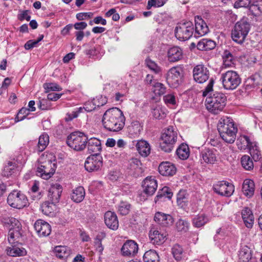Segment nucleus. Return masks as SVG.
I'll list each match as a JSON object with an SVG mask.
<instances>
[{
	"label": "nucleus",
	"mask_w": 262,
	"mask_h": 262,
	"mask_svg": "<svg viewBox=\"0 0 262 262\" xmlns=\"http://www.w3.org/2000/svg\"><path fill=\"white\" fill-rule=\"evenodd\" d=\"M214 83V79L212 78H210L207 86L203 91L202 96L206 97L209 95L205 101L206 108L210 112L217 114L225 106L227 98L225 95L221 92H214L212 94Z\"/></svg>",
	"instance_id": "nucleus-1"
},
{
	"label": "nucleus",
	"mask_w": 262,
	"mask_h": 262,
	"mask_svg": "<svg viewBox=\"0 0 262 262\" xmlns=\"http://www.w3.org/2000/svg\"><path fill=\"white\" fill-rule=\"evenodd\" d=\"M125 118L122 111L118 108L107 110L103 115L102 124L109 131L118 132L124 126Z\"/></svg>",
	"instance_id": "nucleus-2"
},
{
	"label": "nucleus",
	"mask_w": 262,
	"mask_h": 262,
	"mask_svg": "<svg viewBox=\"0 0 262 262\" xmlns=\"http://www.w3.org/2000/svg\"><path fill=\"white\" fill-rule=\"evenodd\" d=\"M217 129L222 139L228 143H233L236 139L237 128L233 120L227 117L221 118L217 124Z\"/></svg>",
	"instance_id": "nucleus-3"
},
{
	"label": "nucleus",
	"mask_w": 262,
	"mask_h": 262,
	"mask_svg": "<svg viewBox=\"0 0 262 262\" xmlns=\"http://www.w3.org/2000/svg\"><path fill=\"white\" fill-rule=\"evenodd\" d=\"M40 165L38 167L36 174L45 180L50 178L56 168V159L52 154L43 156L39 159Z\"/></svg>",
	"instance_id": "nucleus-4"
},
{
	"label": "nucleus",
	"mask_w": 262,
	"mask_h": 262,
	"mask_svg": "<svg viewBox=\"0 0 262 262\" xmlns=\"http://www.w3.org/2000/svg\"><path fill=\"white\" fill-rule=\"evenodd\" d=\"M178 139V130L173 126L166 128L161 136L160 147L162 150L170 152L173 149Z\"/></svg>",
	"instance_id": "nucleus-5"
},
{
	"label": "nucleus",
	"mask_w": 262,
	"mask_h": 262,
	"mask_svg": "<svg viewBox=\"0 0 262 262\" xmlns=\"http://www.w3.org/2000/svg\"><path fill=\"white\" fill-rule=\"evenodd\" d=\"M250 30V24L247 17H243L235 25L232 31L231 37L233 41L242 44L245 40Z\"/></svg>",
	"instance_id": "nucleus-6"
},
{
	"label": "nucleus",
	"mask_w": 262,
	"mask_h": 262,
	"mask_svg": "<svg viewBox=\"0 0 262 262\" xmlns=\"http://www.w3.org/2000/svg\"><path fill=\"white\" fill-rule=\"evenodd\" d=\"M88 136L83 132H74L67 139L68 145L76 151H82L86 146Z\"/></svg>",
	"instance_id": "nucleus-7"
},
{
	"label": "nucleus",
	"mask_w": 262,
	"mask_h": 262,
	"mask_svg": "<svg viewBox=\"0 0 262 262\" xmlns=\"http://www.w3.org/2000/svg\"><path fill=\"white\" fill-rule=\"evenodd\" d=\"M221 80L224 88L228 90L235 89L241 82V79L238 73L231 70L222 73Z\"/></svg>",
	"instance_id": "nucleus-8"
},
{
	"label": "nucleus",
	"mask_w": 262,
	"mask_h": 262,
	"mask_svg": "<svg viewBox=\"0 0 262 262\" xmlns=\"http://www.w3.org/2000/svg\"><path fill=\"white\" fill-rule=\"evenodd\" d=\"M7 203L11 207L18 209L27 207L29 204L26 195L17 190H14L9 194Z\"/></svg>",
	"instance_id": "nucleus-9"
},
{
	"label": "nucleus",
	"mask_w": 262,
	"mask_h": 262,
	"mask_svg": "<svg viewBox=\"0 0 262 262\" xmlns=\"http://www.w3.org/2000/svg\"><path fill=\"white\" fill-rule=\"evenodd\" d=\"M175 36L181 41L188 40L194 33L192 22L187 21L178 24L174 30Z\"/></svg>",
	"instance_id": "nucleus-10"
},
{
	"label": "nucleus",
	"mask_w": 262,
	"mask_h": 262,
	"mask_svg": "<svg viewBox=\"0 0 262 262\" xmlns=\"http://www.w3.org/2000/svg\"><path fill=\"white\" fill-rule=\"evenodd\" d=\"M183 75V71L181 67H173L167 73L166 81L171 88H176L181 82Z\"/></svg>",
	"instance_id": "nucleus-11"
},
{
	"label": "nucleus",
	"mask_w": 262,
	"mask_h": 262,
	"mask_svg": "<svg viewBox=\"0 0 262 262\" xmlns=\"http://www.w3.org/2000/svg\"><path fill=\"white\" fill-rule=\"evenodd\" d=\"M213 189L215 193L221 196L229 197L234 191V186L227 181H222L214 184Z\"/></svg>",
	"instance_id": "nucleus-12"
},
{
	"label": "nucleus",
	"mask_w": 262,
	"mask_h": 262,
	"mask_svg": "<svg viewBox=\"0 0 262 262\" xmlns=\"http://www.w3.org/2000/svg\"><path fill=\"white\" fill-rule=\"evenodd\" d=\"M193 77L194 80L198 83H203L209 79L210 72L204 64H198L193 69Z\"/></svg>",
	"instance_id": "nucleus-13"
},
{
	"label": "nucleus",
	"mask_w": 262,
	"mask_h": 262,
	"mask_svg": "<svg viewBox=\"0 0 262 262\" xmlns=\"http://www.w3.org/2000/svg\"><path fill=\"white\" fill-rule=\"evenodd\" d=\"M102 166V158L100 154H92L86 160L84 163L85 169L92 172L99 170Z\"/></svg>",
	"instance_id": "nucleus-14"
},
{
	"label": "nucleus",
	"mask_w": 262,
	"mask_h": 262,
	"mask_svg": "<svg viewBox=\"0 0 262 262\" xmlns=\"http://www.w3.org/2000/svg\"><path fill=\"white\" fill-rule=\"evenodd\" d=\"M140 161L137 158H132L128 162L127 169L130 174L138 177L143 173V169L141 167Z\"/></svg>",
	"instance_id": "nucleus-15"
},
{
	"label": "nucleus",
	"mask_w": 262,
	"mask_h": 262,
	"mask_svg": "<svg viewBox=\"0 0 262 262\" xmlns=\"http://www.w3.org/2000/svg\"><path fill=\"white\" fill-rule=\"evenodd\" d=\"M157 182L155 178L147 177L143 182V192L148 196L153 195L157 189Z\"/></svg>",
	"instance_id": "nucleus-16"
},
{
	"label": "nucleus",
	"mask_w": 262,
	"mask_h": 262,
	"mask_svg": "<svg viewBox=\"0 0 262 262\" xmlns=\"http://www.w3.org/2000/svg\"><path fill=\"white\" fill-rule=\"evenodd\" d=\"M34 227L39 236H47L50 235L51 231L50 224L42 220H37Z\"/></svg>",
	"instance_id": "nucleus-17"
},
{
	"label": "nucleus",
	"mask_w": 262,
	"mask_h": 262,
	"mask_svg": "<svg viewBox=\"0 0 262 262\" xmlns=\"http://www.w3.org/2000/svg\"><path fill=\"white\" fill-rule=\"evenodd\" d=\"M138 251V245L133 240L127 241L121 248V252L124 256H134Z\"/></svg>",
	"instance_id": "nucleus-18"
},
{
	"label": "nucleus",
	"mask_w": 262,
	"mask_h": 262,
	"mask_svg": "<svg viewBox=\"0 0 262 262\" xmlns=\"http://www.w3.org/2000/svg\"><path fill=\"white\" fill-rule=\"evenodd\" d=\"M62 191V186L58 184H55L52 185L49 189L48 191V197L50 201L52 204H56L59 202L61 192Z\"/></svg>",
	"instance_id": "nucleus-19"
},
{
	"label": "nucleus",
	"mask_w": 262,
	"mask_h": 262,
	"mask_svg": "<svg viewBox=\"0 0 262 262\" xmlns=\"http://www.w3.org/2000/svg\"><path fill=\"white\" fill-rule=\"evenodd\" d=\"M209 32V28L204 20L199 16L195 18L194 36L199 37L206 35Z\"/></svg>",
	"instance_id": "nucleus-20"
},
{
	"label": "nucleus",
	"mask_w": 262,
	"mask_h": 262,
	"mask_svg": "<svg viewBox=\"0 0 262 262\" xmlns=\"http://www.w3.org/2000/svg\"><path fill=\"white\" fill-rule=\"evenodd\" d=\"M106 226L110 229L116 230L119 226V221L116 214L110 211L105 212L104 216Z\"/></svg>",
	"instance_id": "nucleus-21"
},
{
	"label": "nucleus",
	"mask_w": 262,
	"mask_h": 262,
	"mask_svg": "<svg viewBox=\"0 0 262 262\" xmlns=\"http://www.w3.org/2000/svg\"><path fill=\"white\" fill-rule=\"evenodd\" d=\"M158 170L159 173L164 176H172L177 171L176 166L169 162H162L159 166Z\"/></svg>",
	"instance_id": "nucleus-22"
},
{
	"label": "nucleus",
	"mask_w": 262,
	"mask_h": 262,
	"mask_svg": "<svg viewBox=\"0 0 262 262\" xmlns=\"http://www.w3.org/2000/svg\"><path fill=\"white\" fill-rule=\"evenodd\" d=\"M154 220L158 224L165 227L172 225L173 222V219L171 215L160 212L156 213Z\"/></svg>",
	"instance_id": "nucleus-23"
},
{
	"label": "nucleus",
	"mask_w": 262,
	"mask_h": 262,
	"mask_svg": "<svg viewBox=\"0 0 262 262\" xmlns=\"http://www.w3.org/2000/svg\"><path fill=\"white\" fill-rule=\"evenodd\" d=\"M86 145L89 153L92 154H99L101 150V141L96 138H88Z\"/></svg>",
	"instance_id": "nucleus-24"
},
{
	"label": "nucleus",
	"mask_w": 262,
	"mask_h": 262,
	"mask_svg": "<svg viewBox=\"0 0 262 262\" xmlns=\"http://www.w3.org/2000/svg\"><path fill=\"white\" fill-rule=\"evenodd\" d=\"M242 217L245 226L248 228L253 227L254 217L251 210L248 207H244L242 210Z\"/></svg>",
	"instance_id": "nucleus-25"
},
{
	"label": "nucleus",
	"mask_w": 262,
	"mask_h": 262,
	"mask_svg": "<svg viewBox=\"0 0 262 262\" xmlns=\"http://www.w3.org/2000/svg\"><path fill=\"white\" fill-rule=\"evenodd\" d=\"M168 59L170 62H176L183 57L182 50L178 47L170 48L167 52Z\"/></svg>",
	"instance_id": "nucleus-26"
},
{
	"label": "nucleus",
	"mask_w": 262,
	"mask_h": 262,
	"mask_svg": "<svg viewBox=\"0 0 262 262\" xmlns=\"http://www.w3.org/2000/svg\"><path fill=\"white\" fill-rule=\"evenodd\" d=\"M201 156L204 162L208 164H213L217 161L216 154L211 149H206L202 150Z\"/></svg>",
	"instance_id": "nucleus-27"
},
{
	"label": "nucleus",
	"mask_w": 262,
	"mask_h": 262,
	"mask_svg": "<svg viewBox=\"0 0 262 262\" xmlns=\"http://www.w3.org/2000/svg\"><path fill=\"white\" fill-rule=\"evenodd\" d=\"M136 146L139 154L143 157H147L150 153V146L146 141H138Z\"/></svg>",
	"instance_id": "nucleus-28"
},
{
	"label": "nucleus",
	"mask_w": 262,
	"mask_h": 262,
	"mask_svg": "<svg viewBox=\"0 0 262 262\" xmlns=\"http://www.w3.org/2000/svg\"><path fill=\"white\" fill-rule=\"evenodd\" d=\"M149 236L154 244L159 245L165 242L166 234L165 233H161L157 230H154L150 231Z\"/></svg>",
	"instance_id": "nucleus-29"
},
{
	"label": "nucleus",
	"mask_w": 262,
	"mask_h": 262,
	"mask_svg": "<svg viewBox=\"0 0 262 262\" xmlns=\"http://www.w3.org/2000/svg\"><path fill=\"white\" fill-rule=\"evenodd\" d=\"M21 231L15 230L14 229H10L8 235V240L10 244L15 245L21 243Z\"/></svg>",
	"instance_id": "nucleus-30"
},
{
	"label": "nucleus",
	"mask_w": 262,
	"mask_h": 262,
	"mask_svg": "<svg viewBox=\"0 0 262 262\" xmlns=\"http://www.w3.org/2000/svg\"><path fill=\"white\" fill-rule=\"evenodd\" d=\"M251 257L252 253L250 248L246 245L242 246L238 253V261L249 262Z\"/></svg>",
	"instance_id": "nucleus-31"
},
{
	"label": "nucleus",
	"mask_w": 262,
	"mask_h": 262,
	"mask_svg": "<svg viewBox=\"0 0 262 262\" xmlns=\"http://www.w3.org/2000/svg\"><path fill=\"white\" fill-rule=\"evenodd\" d=\"M85 190L82 186H78L73 189L71 194V199L75 203H80L85 197Z\"/></svg>",
	"instance_id": "nucleus-32"
},
{
	"label": "nucleus",
	"mask_w": 262,
	"mask_h": 262,
	"mask_svg": "<svg viewBox=\"0 0 262 262\" xmlns=\"http://www.w3.org/2000/svg\"><path fill=\"white\" fill-rule=\"evenodd\" d=\"M254 142H252L250 138L246 135H241L237 139L236 144L240 150L249 149Z\"/></svg>",
	"instance_id": "nucleus-33"
},
{
	"label": "nucleus",
	"mask_w": 262,
	"mask_h": 262,
	"mask_svg": "<svg viewBox=\"0 0 262 262\" xmlns=\"http://www.w3.org/2000/svg\"><path fill=\"white\" fill-rule=\"evenodd\" d=\"M177 202L178 205L185 209L188 205L189 195L186 190H180L177 194Z\"/></svg>",
	"instance_id": "nucleus-34"
},
{
	"label": "nucleus",
	"mask_w": 262,
	"mask_h": 262,
	"mask_svg": "<svg viewBox=\"0 0 262 262\" xmlns=\"http://www.w3.org/2000/svg\"><path fill=\"white\" fill-rule=\"evenodd\" d=\"M255 185L254 182L250 179H246L243 184L242 191L247 196L251 197L254 192Z\"/></svg>",
	"instance_id": "nucleus-35"
},
{
	"label": "nucleus",
	"mask_w": 262,
	"mask_h": 262,
	"mask_svg": "<svg viewBox=\"0 0 262 262\" xmlns=\"http://www.w3.org/2000/svg\"><path fill=\"white\" fill-rule=\"evenodd\" d=\"M216 46L215 41L207 38H203L197 44V48L201 51H208L213 49Z\"/></svg>",
	"instance_id": "nucleus-36"
},
{
	"label": "nucleus",
	"mask_w": 262,
	"mask_h": 262,
	"mask_svg": "<svg viewBox=\"0 0 262 262\" xmlns=\"http://www.w3.org/2000/svg\"><path fill=\"white\" fill-rule=\"evenodd\" d=\"M16 245H11L12 247H8L6 249L7 254L9 256L13 257L23 256L27 254L26 249L24 248L16 247Z\"/></svg>",
	"instance_id": "nucleus-37"
},
{
	"label": "nucleus",
	"mask_w": 262,
	"mask_h": 262,
	"mask_svg": "<svg viewBox=\"0 0 262 262\" xmlns=\"http://www.w3.org/2000/svg\"><path fill=\"white\" fill-rule=\"evenodd\" d=\"M56 257L60 259L67 258L71 254V249L67 246H58L54 248Z\"/></svg>",
	"instance_id": "nucleus-38"
},
{
	"label": "nucleus",
	"mask_w": 262,
	"mask_h": 262,
	"mask_svg": "<svg viewBox=\"0 0 262 262\" xmlns=\"http://www.w3.org/2000/svg\"><path fill=\"white\" fill-rule=\"evenodd\" d=\"M55 204H52L49 201L45 202L40 206V210L42 212L48 216H52L54 215L55 210Z\"/></svg>",
	"instance_id": "nucleus-39"
},
{
	"label": "nucleus",
	"mask_w": 262,
	"mask_h": 262,
	"mask_svg": "<svg viewBox=\"0 0 262 262\" xmlns=\"http://www.w3.org/2000/svg\"><path fill=\"white\" fill-rule=\"evenodd\" d=\"M171 253L177 261H180L184 258L185 253L183 248L179 244H175L171 248Z\"/></svg>",
	"instance_id": "nucleus-40"
},
{
	"label": "nucleus",
	"mask_w": 262,
	"mask_h": 262,
	"mask_svg": "<svg viewBox=\"0 0 262 262\" xmlns=\"http://www.w3.org/2000/svg\"><path fill=\"white\" fill-rule=\"evenodd\" d=\"M49 143V136L46 133L41 135L38 139L36 150L38 152H41L44 150Z\"/></svg>",
	"instance_id": "nucleus-41"
},
{
	"label": "nucleus",
	"mask_w": 262,
	"mask_h": 262,
	"mask_svg": "<svg viewBox=\"0 0 262 262\" xmlns=\"http://www.w3.org/2000/svg\"><path fill=\"white\" fill-rule=\"evenodd\" d=\"M166 113L167 110L162 105L157 104L152 109V116L156 119H164L166 116Z\"/></svg>",
	"instance_id": "nucleus-42"
},
{
	"label": "nucleus",
	"mask_w": 262,
	"mask_h": 262,
	"mask_svg": "<svg viewBox=\"0 0 262 262\" xmlns=\"http://www.w3.org/2000/svg\"><path fill=\"white\" fill-rule=\"evenodd\" d=\"M142 130V126L138 121H133L128 127V133L134 137L139 135Z\"/></svg>",
	"instance_id": "nucleus-43"
},
{
	"label": "nucleus",
	"mask_w": 262,
	"mask_h": 262,
	"mask_svg": "<svg viewBox=\"0 0 262 262\" xmlns=\"http://www.w3.org/2000/svg\"><path fill=\"white\" fill-rule=\"evenodd\" d=\"M209 221L208 217L205 214H199L192 219V224L194 226L197 228L204 226Z\"/></svg>",
	"instance_id": "nucleus-44"
},
{
	"label": "nucleus",
	"mask_w": 262,
	"mask_h": 262,
	"mask_svg": "<svg viewBox=\"0 0 262 262\" xmlns=\"http://www.w3.org/2000/svg\"><path fill=\"white\" fill-rule=\"evenodd\" d=\"M249 10L253 15H259L262 13V0H256L248 6Z\"/></svg>",
	"instance_id": "nucleus-45"
},
{
	"label": "nucleus",
	"mask_w": 262,
	"mask_h": 262,
	"mask_svg": "<svg viewBox=\"0 0 262 262\" xmlns=\"http://www.w3.org/2000/svg\"><path fill=\"white\" fill-rule=\"evenodd\" d=\"M222 58L223 60V66L226 68L232 67L234 64V58L231 53L228 51H224Z\"/></svg>",
	"instance_id": "nucleus-46"
},
{
	"label": "nucleus",
	"mask_w": 262,
	"mask_h": 262,
	"mask_svg": "<svg viewBox=\"0 0 262 262\" xmlns=\"http://www.w3.org/2000/svg\"><path fill=\"white\" fill-rule=\"evenodd\" d=\"M178 157L182 160L187 159L189 156V148L187 145L182 144L176 150Z\"/></svg>",
	"instance_id": "nucleus-47"
},
{
	"label": "nucleus",
	"mask_w": 262,
	"mask_h": 262,
	"mask_svg": "<svg viewBox=\"0 0 262 262\" xmlns=\"http://www.w3.org/2000/svg\"><path fill=\"white\" fill-rule=\"evenodd\" d=\"M16 164L12 162H8L3 170L2 174L4 177L9 178L16 172Z\"/></svg>",
	"instance_id": "nucleus-48"
},
{
	"label": "nucleus",
	"mask_w": 262,
	"mask_h": 262,
	"mask_svg": "<svg viewBox=\"0 0 262 262\" xmlns=\"http://www.w3.org/2000/svg\"><path fill=\"white\" fill-rule=\"evenodd\" d=\"M143 260L144 262H159V256L156 251L150 250L144 253Z\"/></svg>",
	"instance_id": "nucleus-49"
},
{
	"label": "nucleus",
	"mask_w": 262,
	"mask_h": 262,
	"mask_svg": "<svg viewBox=\"0 0 262 262\" xmlns=\"http://www.w3.org/2000/svg\"><path fill=\"white\" fill-rule=\"evenodd\" d=\"M105 237V233L101 232L97 235L94 239V247L96 250L98 251L100 254H102L104 248L102 244V240Z\"/></svg>",
	"instance_id": "nucleus-50"
},
{
	"label": "nucleus",
	"mask_w": 262,
	"mask_h": 262,
	"mask_svg": "<svg viewBox=\"0 0 262 262\" xmlns=\"http://www.w3.org/2000/svg\"><path fill=\"white\" fill-rule=\"evenodd\" d=\"M172 196V193L167 187H164L161 191L158 192V194L155 199V202H158L160 199L167 198L170 199Z\"/></svg>",
	"instance_id": "nucleus-51"
},
{
	"label": "nucleus",
	"mask_w": 262,
	"mask_h": 262,
	"mask_svg": "<svg viewBox=\"0 0 262 262\" xmlns=\"http://www.w3.org/2000/svg\"><path fill=\"white\" fill-rule=\"evenodd\" d=\"M241 162L242 166L245 169L250 170L253 168V162L249 156H243L241 158Z\"/></svg>",
	"instance_id": "nucleus-52"
},
{
	"label": "nucleus",
	"mask_w": 262,
	"mask_h": 262,
	"mask_svg": "<svg viewBox=\"0 0 262 262\" xmlns=\"http://www.w3.org/2000/svg\"><path fill=\"white\" fill-rule=\"evenodd\" d=\"M130 209V205L127 202H121L118 207V212L122 215H127Z\"/></svg>",
	"instance_id": "nucleus-53"
},
{
	"label": "nucleus",
	"mask_w": 262,
	"mask_h": 262,
	"mask_svg": "<svg viewBox=\"0 0 262 262\" xmlns=\"http://www.w3.org/2000/svg\"><path fill=\"white\" fill-rule=\"evenodd\" d=\"M252 146L249 148L250 155L252 157L253 159L257 161L261 158V155L258 147L256 146V143L254 142Z\"/></svg>",
	"instance_id": "nucleus-54"
},
{
	"label": "nucleus",
	"mask_w": 262,
	"mask_h": 262,
	"mask_svg": "<svg viewBox=\"0 0 262 262\" xmlns=\"http://www.w3.org/2000/svg\"><path fill=\"white\" fill-rule=\"evenodd\" d=\"M166 88L164 85L160 82H156L153 85L152 92L156 96H161L166 92Z\"/></svg>",
	"instance_id": "nucleus-55"
},
{
	"label": "nucleus",
	"mask_w": 262,
	"mask_h": 262,
	"mask_svg": "<svg viewBox=\"0 0 262 262\" xmlns=\"http://www.w3.org/2000/svg\"><path fill=\"white\" fill-rule=\"evenodd\" d=\"M146 64L147 67L152 71L156 74H160L161 73L162 69L155 61L151 60L149 58L145 60Z\"/></svg>",
	"instance_id": "nucleus-56"
},
{
	"label": "nucleus",
	"mask_w": 262,
	"mask_h": 262,
	"mask_svg": "<svg viewBox=\"0 0 262 262\" xmlns=\"http://www.w3.org/2000/svg\"><path fill=\"white\" fill-rule=\"evenodd\" d=\"M31 112L28 108L22 107L17 113L15 118V122H17L25 119L26 117L29 115Z\"/></svg>",
	"instance_id": "nucleus-57"
},
{
	"label": "nucleus",
	"mask_w": 262,
	"mask_h": 262,
	"mask_svg": "<svg viewBox=\"0 0 262 262\" xmlns=\"http://www.w3.org/2000/svg\"><path fill=\"white\" fill-rule=\"evenodd\" d=\"M176 228L178 231L186 232L189 228V223L186 220L180 219L176 223Z\"/></svg>",
	"instance_id": "nucleus-58"
},
{
	"label": "nucleus",
	"mask_w": 262,
	"mask_h": 262,
	"mask_svg": "<svg viewBox=\"0 0 262 262\" xmlns=\"http://www.w3.org/2000/svg\"><path fill=\"white\" fill-rule=\"evenodd\" d=\"M43 88L45 89L46 93H48L50 91H60L62 90V88L55 83H44Z\"/></svg>",
	"instance_id": "nucleus-59"
},
{
	"label": "nucleus",
	"mask_w": 262,
	"mask_h": 262,
	"mask_svg": "<svg viewBox=\"0 0 262 262\" xmlns=\"http://www.w3.org/2000/svg\"><path fill=\"white\" fill-rule=\"evenodd\" d=\"M167 0H148L147 9H150L152 7H160L163 6Z\"/></svg>",
	"instance_id": "nucleus-60"
},
{
	"label": "nucleus",
	"mask_w": 262,
	"mask_h": 262,
	"mask_svg": "<svg viewBox=\"0 0 262 262\" xmlns=\"http://www.w3.org/2000/svg\"><path fill=\"white\" fill-rule=\"evenodd\" d=\"M92 100L93 101V103H94V105H95L97 107H99L100 106H103L104 104L106 103L107 101L106 97L103 96L102 95L97 96Z\"/></svg>",
	"instance_id": "nucleus-61"
},
{
	"label": "nucleus",
	"mask_w": 262,
	"mask_h": 262,
	"mask_svg": "<svg viewBox=\"0 0 262 262\" xmlns=\"http://www.w3.org/2000/svg\"><path fill=\"white\" fill-rule=\"evenodd\" d=\"M11 228L10 229H14L15 230L21 231V225L20 222L15 218L11 217L9 220Z\"/></svg>",
	"instance_id": "nucleus-62"
},
{
	"label": "nucleus",
	"mask_w": 262,
	"mask_h": 262,
	"mask_svg": "<svg viewBox=\"0 0 262 262\" xmlns=\"http://www.w3.org/2000/svg\"><path fill=\"white\" fill-rule=\"evenodd\" d=\"M83 112V108L82 107L76 108L71 113H68V120H72V119L77 118L80 113Z\"/></svg>",
	"instance_id": "nucleus-63"
},
{
	"label": "nucleus",
	"mask_w": 262,
	"mask_h": 262,
	"mask_svg": "<svg viewBox=\"0 0 262 262\" xmlns=\"http://www.w3.org/2000/svg\"><path fill=\"white\" fill-rule=\"evenodd\" d=\"M163 99L166 104L174 105L176 103V97L173 94H167L164 96Z\"/></svg>",
	"instance_id": "nucleus-64"
}]
</instances>
